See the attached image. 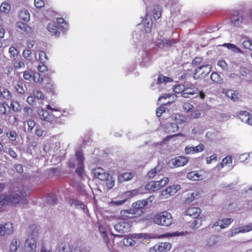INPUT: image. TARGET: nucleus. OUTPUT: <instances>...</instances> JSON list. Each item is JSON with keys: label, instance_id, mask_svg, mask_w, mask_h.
<instances>
[{"label": "nucleus", "instance_id": "f257e3e1", "mask_svg": "<svg viewBox=\"0 0 252 252\" xmlns=\"http://www.w3.org/2000/svg\"><path fill=\"white\" fill-rule=\"evenodd\" d=\"M27 194L25 188L22 187L17 190L13 191L11 194L0 195V207L5 204L16 205L19 203L25 205L28 203Z\"/></svg>", "mask_w": 252, "mask_h": 252}, {"label": "nucleus", "instance_id": "f03ea898", "mask_svg": "<svg viewBox=\"0 0 252 252\" xmlns=\"http://www.w3.org/2000/svg\"><path fill=\"white\" fill-rule=\"evenodd\" d=\"M38 114L40 119L50 123L53 127L64 124L68 115L67 113L66 115L61 114L59 116H56L43 109L38 110Z\"/></svg>", "mask_w": 252, "mask_h": 252}, {"label": "nucleus", "instance_id": "7ed1b4c3", "mask_svg": "<svg viewBox=\"0 0 252 252\" xmlns=\"http://www.w3.org/2000/svg\"><path fill=\"white\" fill-rule=\"evenodd\" d=\"M153 220V222L158 225L168 227L172 223L173 218L170 213L163 211L155 214Z\"/></svg>", "mask_w": 252, "mask_h": 252}, {"label": "nucleus", "instance_id": "20e7f679", "mask_svg": "<svg viewBox=\"0 0 252 252\" xmlns=\"http://www.w3.org/2000/svg\"><path fill=\"white\" fill-rule=\"evenodd\" d=\"M131 227V223L129 221H124L120 220V221L115 225V229L120 233V234L115 235L111 233L112 235L115 237H122L125 235V233H128L130 231Z\"/></svg>", "mask_w": 252, "mask_h": 252}, {"label": "nucleus", "instance_id": "39448f33", "mask_svg": "<svg viewBox=\"0 0 252 252\" xmlns=\"http://www.w3.org/2000/svg\"><path fill=\"white\" fill-rule=\"evenodd\" d=\"M146 206H147V203L146 200H138L132 204L130 210L134 217L137 218L141 216L144 213L145 210L144 207Z\"/></svg>", "mask_w": 252, "mask_h": 252}, {"label": "nucleus", "instance_id": "423d86ee", "mask_svg": "<svg viewBox=\"0 0 252 252\" xmlns=\"http://www.w3.org/2000/svg\"><path fill=\"white\" fill-rule=\"evenodd\" d=\"M189 162L188 158L185 156H178L171 159L168 165L171 168H175L183 166L186 165Z\"/></svg>", "mask_w": 252, "mask_h": 252}, {"label": "nucleus", "instance_id": "0eeeda50", "mask_svg": "<svg viewBox=\"0 0 252 252\" xmlns=\"http://www.w3.org/2000/svg\"><path fill=\"white\" fill-rule=\"evenodd\" d=\"M210 71L211 67L209 64L201 65L195 69L193 77L195 79L204 78L209 74Z\"/></svg>", "mask_w": 252, "mask_h": 252}, {"label": "nucleus", "instance_id": "6e6552de", "mask_svg": "<svg viewBox=\"0 0 252 252\" xmlns=\"http://www.w3.org/2000/svg\"><path fill=\"white\" fill-rule=\"evenodd\" d=\"M172 247L169 242H160L155 244L150 249V252H168Z\"/></svg>", "mask_w": 252, "mask_h": 252}, {"label": "nucleus", "instance_id": "1a4fd4ad", "mask_svg": "<svg viewBox=\"0 0 252 252\" xmlns=\"http://www.w3.org/2000/svg\"><path fill=\"white\" fill-rule=\"evenodd\" d=\"M230 21L232 24L237 27L240 26L243 23L245 24L249 23L248 20H245L242 14H240L238 11H233Z\"/></svg>", "mask_w": 252, "mask_h": 252}, {"label": "nucleus", "instance_id": "9d476101", "mask_svg": "<svg viewBox=\"0 0 252 252\" xmlns=\"http://www.w3.org/2000/svg\"><path fill=\"white\" fill-rule=\"evenodd\" d=\"M23 77L25 80L30 81H33L35 82H40L42 78L40 77L39 73L36 72H32L31 70H26L23 72Z\"/></svg>", "mask_w": 252, "mask_h": 252}, {"label": "nucleus", "instance_id": "9b49d317", "mask_svg": "<svg viewBox=\"0 0 252 252\" xmlns=\"http://www.w3.org/2000/svg\"><path fill=\"white\" fill-rule=\"evenodd\" d=\"M199 92V89L193 84L185 85L184 92L181 96L184 98H189V96L194 94H197Z\"/></svg>", "mask_w": 252, "mask_h": 252}, {"label": "nucleus", "instance_id": "f8f14e48", "mask_svg": "<svg viewBox=\"0 0 252 252\" xmlns=\"http://www.w3.org/2000/svg\"><path fill=\"white\" fill-rule=\"evenodd\" d=\"M24 249L26 252H35L36 250V242L35 239L32 236H29L26 240Z\"/></svg>", "mask_w": 252, "mask_h": 252}, {"label": "nucleus", "instance_id": "ddd939ff", "mask_svg": "<svg viewBox=\"0 0 252 252\" xmlns=\"http://www.w3.org/2000/svg\"><path fill=\"white\" fill-rule=\"evenodd\" d=\"M187 178L191 181H198L203 180L205 176L204 172L201 170L192 171L187 174Z\"/></svg>", "mask_w": 252, "mask_h": 252}, {"label": "nucleus", "instance_id": "4468645a", "mask_svg": "<svg viewBox=\"0 0 252 252\" xmlns=\"http://www.w3.org/2000/svg\"><path fill=\"white\" fill-rule=\"evenodd\" d=\"M205 146L203 144H199L198 145L193 147L187 146L185 148V153L187 155H193L203 151Z\"/></svg>", "mask_w": 252, "mask_h": 252}, {"label": "nucleus", "instance_id": "2eb2a0df", "mask_svg": "<svg viewBox=\"0 0 252 252\" xmlns=\"http://www.w3.org/2000/svg\"><path fill=\"white\" fill-rule=\"evenodd\" d=\"M178 42V40L176 39H163L157 41V45L159 48H163L164 47H171Z\"/></svg>", "mask_w": 252, "mask_h": 252}, {"label": "nucleus", "instance_id": "dca6fc26", "mask_svg": "<svg viewBox=\"0 0 252 252\" xmlns=\"http://www.w3.org/2000/svg\"><path fill=\"white\" fill-rule=\"evenodd\" d=\"M180 189V186L179 185H172L163 190L161 195L164 198H167L169 196L175 194Z\"/></svg>", "mask_w": 252, "mask_h": 252}, {"label": "nucleus", "instance_id": "f3484780", "mask_svg": "<svg viewBox=\"0 0 252 252\" xmlns=\"http://www.w3.org/2000/svg\"><path fill=\"white\" fill-rule=\"evenodd\" d=\"M13 231V224L11 222H7L4 225L0 224V235H9Z\"/></svg>", "mask_w": 252, "mask_h": 252}, {"label": "nucleus", "instance_id": "a211bd4d", "mask_svg": "<svg viewBox=\"0 0 252 252\" xmlns=\"http://www.w3.org/2000/svg\"><path fill=\"white\" fill-rule=\"evenodd\" d=\"M201 213V210L199 207H189L184 212V214L189 216L193 219L198 217Z\"/></svg>", "mask_w": 252, "mask_h": 252}, {"label": "nucleus", "instance_id": "6ab92c4d", "mask_svg": "<svg viewBox=\"0 0 252 252\" xmlns=\"http://www.w3.org/2000/svg\"><path fill=\"white\" fill-rule=\"evenodd\" d=\"M241 121L248 125L252 126V114L246 111H241L238 114Z\"/></svg>", "mask_w": 252, "mask_h": 252}, {"label": "nucleus", "instance_id": "aec40b11", "mask_svg": "<svg viewBox=\"0 0 252 252\" xmlns=\"http://www.w3.org/2000/svg\"><path fill=\"white\" fill-rule=\"evenodd\" d=\"M233 221V219L231 218L219 220L213 224L212 227L219 226L220 229H223L227 227Z\"/></svg>", "mask_w": 252, "mask_h": 252}, {"label": "nucleus", "instance_id": "412c9836", "mask_svg": "<svg viewBox=\"0 0 252 252\" xmlns=\"http://www.w3.org/2000/svg\"><path fill=\"white\" fill-rule=\"evenodd\" d=\"M93 173L95 178L101 181L107 179V176H108V174H109L105 172L104 170L100 167L94 168L93 170Z\"/></svg>", "mask_w": 252, "mask_h": 252}, {"label": "nucleus", "instance_id": "4be33fe9", "mask_svg": "<svg viewBox=\"0 0 252 252\" xmlns=\"http://www.w3.org/2000/svg\"><path fill=\"white\" fill-rule=\"evenodd\" d=\"M133 218H135V217L130 209L122 210L120 212V216L119 217L120 220L124 221H129L131 222V219Z\"/></svg>", "mask_w": 252, "mask_h": 252}, {"label": "nucleus", "instance_id": "5701e85b", "mask_svg": "<svg viewBox=\"0 0 252 252\" xmlns=\"http://www.w3.org/2000/svg\"><path fill=\"white\" fill-rule=\"evenodd\" d=\"M252 230V223H250L247 225L239 227L231 232V234L229 236H233L237 234L240 233L248 232Z\"/></svg>", "mask_w": 252, "mask_h": 252}, {"label": "nucleus", "instance_id": "b1692460", "mask_svg": "<svg viewBox=\"0 0 252 252\" xmlns=\"http://www.w3.org/2000/svg\"><path fill=\"white\" fill-rule=\"evenodd\" d=\"M145 189L149 192H154L160 189L159 184L157 181H151L148 182L145 186Z\"/></svg>", "mask_w": 252, "mask_h": 252}, {"label": "nucleus", "instance_id": "393cba45", "mask_svg": "<svg viewBox=\"0 0 252 252\" xmlns=\"http://www.w3.org/2000/svg\"><path fill=\"white\" fill-rule=\"evenodd\" d=\"M133 174L131 172H124L118 176V181L119 183L127 182L132 179Z\"/></svg>", "mask_w": 252, "mask_h": 252}, {"label": "nucleus", "instance_id": "a878e982", "mask_svg": "<svg viewBox=\"0 0 252 252\" xmlns=\"http://www.w3.org/2000/svg\"><path fill=\"white\" fill-rule=\"evenodd\" d=\"M48 31L52 34L59 36L61 33V29L55 23H49L47 26Z\"/></svg>", "mask_w": 252, "mask_h": 252}, {"label": "nucleus", "instance_id": "bb28decb", "mask_svg": "<svg viewBox=\"0 0 252 252\" xmlns=\"http://www.w3.org/2000/svg\"><path fill=\"white\" fill-rule=\"evenodd\" d=\"M20 243L19 240L17 238H13L12 239L9 245V249L8 252H16L20 248Z\"/></svg>", "mask_w": 252, "mask_h": 252}, {"label": "nucleus", "instance_id": "cd10ccee", "mask_svg": "<svg viewBox=\"0 0 252 252\" xmlns=\"http://www.w3.org/2000/svg\"><path fill=\"white\" fill-rule=\"evenodd\" d=\"M225 95L233 101H238L240 98V95L238 91L231 89L228 90Z\"/></svg>", "mask_w": 252, "mask_h": 252}, {"label": "nucleus", "instance_id": "c85d7f7f", "mask_svg": "<svg viewBox=\"0 0 252 252\" xmlns=\"http://www.w3.org/2000/svg\"><path fill=\"white\" fill-rule=\"evenodd\" d=\"M219 242V236L213 235L210 237L206 241L205 247L210 248L216 246Z\"/></svg>", "mask_w": 252, "mask_h": 252}, {"label": "nucleus", "instance_id": "c756f323", "mask_svg": "<svg viewBox=\"0 0 252 252\" xmlns=\"http://www.w3.org/2000/svg\"><path fill=\"white\" fill-rule=\"evenodd\" d=\"M179 126L175 123H167L165 125V130L167 133H172L179 129Z\"/></svg>", "mask_w": 252, "mask_h": 252}, {"label": "nucleus", "instance_id": "7c9ffc66", "mask_svg": "<svg viewBox=\"0 0 252 252\" xmlns=\"http://www.w3.org/2000/svg\"><path fill=\"white\" fill-rule=\"evenodd\" d=\"M161 170V166L158 165L148 172L147 176L149 178H153L156 175H160Z\"/></svg>", "mask_w": 252, "mask_h": 252}, {"label": "nucleus", "instance_id": "2f4dec72", "mask_svg": "<svg viewBox=\"0 0 252 252\" xmlns=\"http://www.w3.org/2000/svg\"><path fill=\"white\" fill-rule=\"evenodd\" d=\"M19 17L25 22H28L30 19L29 11L26 9H21L19 12Z\"/></svg>", "mask_w": 252, "mask_h": 252}, {"label": "nucleus", "instance_id": "473e14b6", "mask_svg": "<svg viewBox=\"0 0 252 252\" xmlns=\"http://www.w3.org/2000/svg\"><path fill=\"white\" fill-rule=\"evenodd\" d=\"M57 22L59 25V28L62 32H64L68 29V25L67 23L64 21L63 18H57Z\"/></svg>", "mask_w": 252, "mask_h": 252}, {"label": "nucleus", "instance_id": "72a5a7b5", "mask_svg": "<svg viewBox=\"0 0 252 252\" xmlns=\"http://www.w3.org/2000/svg\"><path fill=\"white\" fill-rule=\"evenodd\" d=\"M210 78L212 81L214 83L221 84L223 82V79L220 74L216 72H213L211 73Z\"/></svg>", "mask_w": 252, "mask_h": 252}, {"label": "nucleus", "instance_id": "f704fd0d", "mask_svg": "<svg viewBox=\"0 0 252 252\" xmlns=\"http://www.w3.org/2000/svg\"><path fill=\"white\" fill-rule=\"evenodd\" d=\"M141 193L139 189H134L124 192V195L127 199L132 198Z\"/></svg>", "mask_w": 252, "mask_h": 252}, {"label": "nucleus", "instance_id": "c9c22d12", "mask_svg": "<svg viewBox=\"0 0 252 252\" xmlns=\"http://www.w3.org/2000/svg\"><path fill=\"white\" fill-rule=\"evenodd\" d=\"M16 27L27 32H31L32 31V28L25 23L18 22L16 24Z\"/></svg>", "mask_w": 252, "mask_h": 252}, {"label": "nucleus", "instance_id": "e433bc0d", "mask_svg": "<svg viewBox=\"0 0 252 252\" xmlns=\"http://www.w3.org/2000/svg\"><path fill=\"white\" fill-rule=\"evenodd\" d=\"M5 135L11 142L15 141L18 137L17 132L14 130L5 132Z\"/></svg>", "mask_w": 252, "mask_h": 252}, {"label": "nucleus", "instance_id": "4c0bfd02", "mask_svg": "<svg viewBox=\"0 0 252 252\" xmlns=\"http://www.w3.org/2000/svg\"><path fill=\"white\" fill-rule=\"evenodd\" d=\"M190 223V227L192 229H196L202 225V220L201 218H196Z\"/></svg>", "mask_w": 252, "mask_h": 252}, {"label": "nucleus", "instance_id": "58836bf2", "mask_svg": "<svg viewBox=\"0 0 252 252\" xmlns=\"http://www.w3.org/2000/svg\"><path fill=\"white\" fill-rule=\"evenodd\" d=\"M10 112V108L6 103H0V114L6 115Z\"/></svg>", "mask_w": 252, "mask_h": 252}, {"label": "nucleus", "instance_id": "ea45409f", "mask_svg": "<svg viewBox=\"0 0 252 252\" xmlns=\"http://www.w3.org/2000/svg\"><path fill=\"white\" fill-rule=\"evenodd\" d=\"M106 182V185L108 189L112 188L115 185V180L109 174L107 176V179L104 180Z\"/></svg>", "mask_w": 252, "mask_h": 252}, {"label": "nucleus", "instance_id": "a19ab883", "mask_svg": "<svg viewBox=\"0 0 252 252\" xmlns=\"http://www.w3.org/2000/svg\"><path fill=\"white\" fill-rule=\"evenodd\" d=\"M10 107L14 112H19L21 110L19 102L16 100H12L10 103Z\"/></svg>", "mask_w": 252, "mask_h": 252}, {"label": "nucleus", "instance_id": "79ce46f5", "mask_svg": "<svg viewBox=\"0 0 252 252\" xmlns=\"http://www.w3.org/2000/svg\"><path fill=\"white\" fill-rule=\"evenodd\" d=\"M8 52L10 54V58H12L13 60L17 58L18 56V51L15 47L11 46L9 49Z\"/></svg>", "mask_w": 252, "mask_h": 252}, {"label": "nucleus", "instance_id": "37998d69", "mask_svg": "<svg viewBox=\"0 0 252 252\" xmlns=\"http://www.w3.org/2000/svg\"><path fill=\"white\" fill-rule=\"evenodd\" d=\"M232 162V157L230 156H227L222 159L221 162L220 163V165L218 166V169H219L220 166L221 168L224 166V165H227V164L231 163Z\"/></svg>", "mask_w": 252, "mask_h": 252}, {"label": "nucleus", "instance_id": "c03bdc74", "mask_svg": "<svg viewBox=\"0 0 252 252\" xmlns=\"http://www.w3.org/2000/svg\"><path fill=\"white\" fill-rule=\"evenodd\" d=\"M12 61L13 65L16 69L21 68L25 67V63L21 60L16 59L13 60Z\"/></svg>", "mask_w": 252, "mask_h": 252}, {"label": "nucleus", "instance_id": "a18cd8bd", "mask_svg": "<svg viewBox=\"0 0 252 252\" xmlns=\"http://www.w3.org/2000/svg\"><path fill=\"white\" fill-rule=\"evenodd\" d=\"M201 115V113L199 110H191L189 112V117L191 119H198Z\"/></svg>", "mask_w": 252, "mask_h": 252}, {"label": "nucleus", "instance_id": "49530a36", "mask_svg": "<svg viewBox=\"0 0 252 252\" xmlns=\"http://www.w3.org/2000/svg\"><path fill=\"white\" fill-rule=\"evenodd\" d=\"M1 97L2 96L3 98L8 100L11 98V94L9 92V91L7 89H3L2 91H1Z\"/></svg>", "mask_w": 252, "mask_h": 252}, {"label": "nucleus", "instance_id": "de8ad7c7", "mask_svg": "<svg viewBox=\"0 0 252 252\" xmlns=\"http://www.w3.org/2000/svg\"><path fill=\"white\" fill-rule=\"evenodd\" d=\"M11 5L5 2H3L0 6V10L1 12L7 13L10 10Z\"/></svg>", "mask_w": 252, "mask_h": 252}, {"label": "nucleus", "instance_id": "09e8293b", "mask_svg": "<svg viewBox=\"0 0 252 252\" xmlns=\"http://www.w3.org/2000/svg\"><path fill=\"white\" fill-rule=\"evenodd\" d=\"M75 171L79 177H83L84 175V164H77Z\"/></svg>", "mask_w": 252, "mask_h": 252}, {"label": "nucleus", "instance_id": "8fccbe9b", "mask_svg": "<svg viewBox=\"0 0 252 252\" xmlns=\"http://www.w3.org/2000/svg\"><path fill=\"white\" fill-rule=\"evenodd\" d=\"M75 156L77 161V164H84V157L81 151H76Z\"/></svg>", "mask_w": 252, "mask_h": 252}, {"label": "nucleus", "instance_id": "3c124183", "mask_svg": "<svg viewBox=\"0 0 252 252\" xmlns=\"http://www.w3.org/2000/svg\"><path fill=\"white\" fill-rule=\"evenodd\" d=\"M170 103V102H168L167 103H164V104H162L160 107H158L157 109L156 114L158 117H161L162 114L165 112V108L164 106Z\"/></svg>", "mask_w": 252, "mask_h": 252}, {"label": "nucleus", "instance_id": "603ef678", "mask_svg": "<svg viewBox=\"0 0 252 252\" xmlns=\"http://www.w3.org/2000/svg\"><path fill=\"white\" fill-rule=\"evenodd\" d=\"M44 87L49 92L52 93H54L55 90V86L51 80H49V82L45 84Z\"/></svg>", "mask_w": 252, "mask_h": 252}, {"label": "nucleus", "instance_id": "864d4df0", "mask_svg": "<svg viewBox=\"0 0 252 252\" xmlns=\"http://www.w3.org/2000/svg\"><path fill=\"white\" fill-rule=\"evenodd\" d=\"M171 81V78L169 77L159 75L158 77L157 83L158 84H161L162 83H167Z\"/></svg>", "mask_w": 252, "mask_h": 252}, {"label": "nucleus", "instance_id": "5fc2aeb1", "mask_svg": "<svg viewBox=\"0 0 252 252\" xmlns=\"http://www.w3.org/2000/svg\"><path fill=\"white\" fill-rule=\"evenodd\" d=\"M224 46L227 47L228 49L231 50L232 51L239 53L241 52V50L235 45L232 43H225Z\"/></svg>", "mask_w": 252, "mask_h": 252}, {"label": "nucleus", "instance_id": "6e6d98bb", "mask_svg": "<svg viewBox=\"0 0 252 252\" xmlns=\"http://www.w3.org/2000/svg\"><path fill=\"white\" fill-rule=\"evenodd\" d=\"M15 88L18 93L22 94L25 93V89L22 82H18L15 86Z\"/></svg>", "mask_w": 252, "mask_h": 252}, {"label": "nucleus", "instance_id": "4d7b16f0", "mask_svg": "<svg viewBox=\"0 0 252 252\" xmlns=\"http://www.w3.org/2000/svg\"><path fill=\"white\" fill-rule=\"evenodd\" d=\"M47 60L46 54L43 51H40L39 53V63H45Z\"/></svg>", "mask_w": 252, "mask_h": 252}, {"label": "nucleus", "instance_id": "13d9d810", "mask_svg": "<svg viewBox=\"0 0 252 252\" xmlns=\"http://www.w3.org/2000/svg\"><path fill=\"white\" fill-rule=\"evenodd\" d=\"M161 16V12L160 8L158 6H157L155 8L153 11V18L155 20H158Z\"/></svg>", "mask_w": 252, "mask_h": 252}, {"label": "nucleus", "instance_id": "bf43d9fd", "mask_svg": "<svg viewBox=\"0 0 252 252\" xmlns=\"http://www.w3.org/2000/svg\"><path fill=\"white\" fill-rule=\"evenodd\" d=\"M169 182V179L167 177H164L160 180L157 181L159 184V189L165 186Z\"/></svg>", "mask_w": 252, "mask_h": 252}, {"label": "nucleus", "instance_id": "052dcab7", "mask_svg": "<svg viewBox=\"0 0 252 252\" xmlns=\"http://www.w3.org/2000/svg\"><path fill=\"white\" fill-rule=\"evenodd\" d=\"M69 249V246L68 244L62 243L59 250V252H68Z\"/></svg>", "mask_w": 252, "mask_h": 252}, {"label": "nucleus", "instance_id": "680f3d73", "mask_svg": "<svg viewBox=\"0 0 252 252\" xmlns=\"http://www.w3.org/2000/svg\"><path fill=\"white\" fill-rule=\"evenodd\" d=\"M27 123L28 125V131L31 132L35 126V123L33 120L30 119L28 120Z\"/></svg>", "mask_w": 252, "mask_h": 252}, {"label": "nucleus", "instance_id": "e2e57ef3", "mask_svg": "<svg viewBox=\"0 0 252 252\" xmlns=\"http://www.w3.org/2000/svg\"><path fill=\"white\" fill-rule=\"evenodd\" d=\"M185 89V85H178L175 87L174 92L176 93H181V94H182L184 92Z\"/></svg>", "mask_w": 252, "mask_h": 252}, {"label": "nucleus", "instance_id": "0e129e2a", "mask_svg": "<svg viewBox=\"0 0 252 252\" xmlns=\"http://www.w3.org/2000/svg\"><path fill=\"white\" fill-rule=\"evenodd\" d=\"M33 94L35 98L37 99H43L44 96L42 92L38 90H34Z\"/></svg>", "mask_w": 252, "mask_h": 252}, {"label": "nucleus", "instance_id": "69168bd1", "mask_svg": "<svg viewBox=\"0 0 252 252\" xmlns=\"http://www.w3.org/2000/svg\"><path fill=\"white\" fill-rule=\"evenodd\" d=\"M135 243V241L131 238H125L123 241V243L126 246H132Z\"/></svg>", "mask_w": 252, "mask_h": 252}, {"label": "nucleus", "instance_id": "338daca9", "mask_svg": "<svg viewBox=\"0 0 252 252\" xmlns=\"http://www.w3.org/2000/svg\"><path fill=\"white\" fill-rule=\"evenodd\" d=\"M183 107L185 112H189L192 109L193 105L189 102H185L183 103Z\"/></svg>", "mask_w": 252, "mask_h": 252}, {"label": "nucleus", "instance_id": "774afa93", "mask_svg": "<svg viewBox=\"0 0 252 252\" xmlns=\"http://www.w3.org/2000/svg\"><path fill=\"white\" fill-rule=\"evenodd\" d=\"M242 44L246 49L252 50V41L250 40H245L243 42Z\"/></svg>", "mask_w": 252, "mask_h": 252}]
</instances>
